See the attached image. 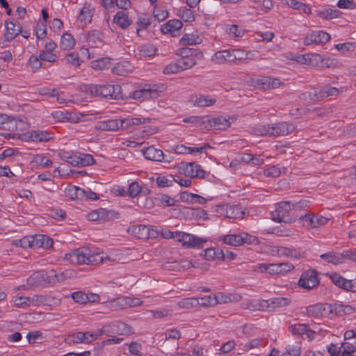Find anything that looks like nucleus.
<instances>
[{
	"instance_id": "f257e3e1",
	"label": "nucleus",
	"mask_w": 356,
	"mask_h": 356,
	"mask_svg": "<svg viewBox=\"0 0 356 356\" xmlns=\"http://www.w3.org/2000/svg\"><path fill=\"white\" fill-rule=\"evenodd\" d=\"M65 259L73 264L96 265L103 263L104 256L88 248H81L65 254Z\"/></svg>"
},
{
	"instance_id": "f03ea898",
	"label": "nucleus",
	"mask_w": 356,
	"mask_h": 356,
	"mask_svg": "<svg viewBox=\"0 0 356 356\" xmlns=\"http://www.w3.org/2000/svg\"><path fill=\"white\" fill-rule=\"evenodd\" d=\"M219 241L232 246H239L244 244L256 245L259 243L257 237L246 232L222 236L219 238Z\"/></svg>"
},
{
	"instance_id": "7ed1b4c3",
	"label": "nucleus",
	"mask_w": 356,
	"mask_h": 356,
	"mask_svg": "<svg viewBox=\"0 0 356 356\" xmlns=\"http://www.w3.org/2000/svg\"><path fill=\"white\" fill-rule=\"evenodd\" d=\"M92 95L113 99L122 98V88L120 85H93L90 87Z\"/></svg>"
},
{
	"instance_id": "20e7f679",
	"label": "nucleus",
	"mask_w": 356,
	"mask_h": 356,
	"mask_svg": "<svg viewBox=\"0 0 356 356\" xmlns=\"http://www.w3.org/2000/svg\"><path fill=\"white\" fill-rule=\"evenodd\" d=\"M292 209L291 201H283L276 204V209L271 212L272 219L278 222L292 223L295 221L290 211Z\"/></svg>"
},
{
	"instance_id": "39448f33",
	"label": "nucleus",
	"mask_w": 356,
	"mask_h": 356,
	"mask_svg": "<svg viewBox=\"0 0 356 356\" xmlns=\"http://www.w3.org/2000/svg\"><path fill=\"white\" fill-rule=\"evenodd\" d=\"M177 169L179 174H183L191 178H204L206 174L201 165L194 162H181L179 163Z\"/></svg>"
},
{
	"instance_id": "423d86ee",
	"label": "nucleus",
	"mask_w": 356,
	"mask_h": 356,
	"mask_svg": "<svg viewBox=\"0 0 356 356\" xmlns=\"http://www.w3.org/2000/svg\"><path fill=\"white\" fill-rule=\"evenodd\" d=\"M317 275L318 273L316 270L313 269L307 270L302 274L298 284L301 287L310 290L319 284Z\"/></svg>"
},
{
	"instance_id": "0eeeda50",
	"label": "nucleus",
	"mask_w": 356,
	"mask_h": 356,
	"mask_svg": "<svg viewBox=\"0 0 356 356\" xmlns=\"http://www.w3.org/2000/svg\"><path fill=\"white\" fill-rule=\"evenodd\" d=\"M330 40V35L323 31H312L307 33L304 38L305 45L323 44Z\"/></svg>"
},
{
	"instance_id": "6e6552de",
	"label": "nucleus",
	"mask_w": 356,
	"mask_h": 356,
	"mask_svg": "<svg viewBox=\"0 0 356 356\" xmlns=\"http://www.w3.org/2000/svg\"><path fill=\"white\" fill-rule=\"evenodd\" d=\"M98 334L90 332H77L70 334L66 341L68 343H90L97 339Z\"/></svg>"
},
{
	"instance_id": "1a4fd4ad",
	"label": "nucleus",
	"mask_w": 356,
	"mask_h": 356,
	"mask_svg": "<svg viewBox=\"0 0 356 356\" xmlns=\"http://www.w3.org/2000/svg\"><path fill=\"white\" fill-rule=\"evenodd\" d=\"M332 282L337 286L346 291L356 292V281L348 280L337 273L327 274Z\"/></svg>"
},
{
	"instance_id": "9d476101",
	"label": "nucleus",
	"mask_w": 356,
	"mask_h": 356,
	"mask_svg": "<svg viewBox=\"0 0 356 356\" xmlns=\"http://www.w3.org/2000/svg\"><path fill=\"white\" fill-rule=\"evenodd\" d=\"M305 226H308L312 228H317L327 223L329 218L323 216H317L314 213H306L299 218Z\"/></svg>"
},
{
	"instance_id": "9b49d317",
	"label": "nucleus",
	"mask_w": 356,
	"mask_h": 356,
	"mask_svg": "<svg viewBox=\"0 0 356 356\" xmlns=\"http://www.w3.org/2000/svg\"><path fill=\"white\" fill-rule=\"evenodd\" d=\"M52 138L51 134L47 131L33 130L22 135L21 140L33 142H46Z\"/></svg>"
},
{
	"instance_id": "f8f14e48",
	"label": "nucleus",
	"mask_w": 356,
	"mask_h": 356,
	"mask_svg": "<svg viewBox=\"0 0 356 356\" xmlns=\"http://www.w3.org/2000/svg\"><path fill=\"white\" fill-rule=\"evenodd\" d=\"M295 126L292 123L282 122L270 125V136H286L295 130Z\"/></svg>"
},
{
	"instance_id": "ddd939ff",
	"label": "nucleus",
	"mask_w": 356,
	"mask_h": 356,
	"mask_svg": "<svg viewBox=\"0 0 356 356\" xmlns=\"http://www.w3.org/2000/svg\"><path fill=\"white\" fill-rule=\"evenodd\" d=\"M18 122H21V121H18L16 118L12 116L8 115V119L4 120L1 129L8 131L10 133H8L6 134V137L9 138H17L21 139L22 136L18 134H15V131L17 130V124Z\"/></svg>"
},
{
	"instance_id": "4468645a",
	"label": "nucleus",
	"mask_w": 356,
	"mask_h": 356,
	"mask_svg": "<svg viewBox=\"0 0 356 356\" xmlns=\"http://www.w3.org/2000/svg\"><path fill=\"white\" fill-rule=\"evenodd\" d=\"M157 91L156 86L145 85L143 88L134 90L131 97L134 99L144 101L146 99L152 98V95H156Z\"/></svg>"
},
{
	"instance_id": "2eb2a0df",
	"label": "nucleus",
	"mask_w": 356,
	"mask_h": 356,
	"mask_svg": "<svg viewBox=\"0 0 356 356\" xmlns=\"http://www.w3.org/2000/svg\"><path fill=\"white\" fill-rule=\"evenodd\" d=\"M207 128L211 129L225 130L229 127L231 122L229 119L222 116L213 117L208 119Z\"/></svg>"
},
{
	"instance_id": "dca6fc26",
	"label": "nucleus",
	"mask_w": 356,
	"mask_h": 356,
	"mask_svg": "<svg viewBox=\"0 0 356 356\" xmlns=\"http://www.w3.org/2000/svg\"><path fill=\"white\" fill-rule=\"evenodd\" d=\"M231 49H225L216 51L211 58V61L215 64L233 65Z\"/></svg>"
},
{
	"instance_id": "f3484780",
	"label": "nucleus",
	"mask_w": 356,
	"mask_h": 356,
	"mask_svg": "<svg viewBox=\"0 0 356 356\" xmlns=\"http://www.w3.org/2000/svg\"><path fill=\"white\" fill-rule=\"evenodd\" d=\"M95 128L97 130L115 131L121 129L120 121L118 119L99 121L95 124Z\"/></svg>"
},
{
	"instance_id": "a211bd4d",
	"label": "nucleus",
	"mask_w": 356,
	"mask_h": 356,
	"mask_svg": "<svg viewBox=\"0 0 356 356\" xmlns=\"http://www.w3.org/2000/svg\"><path fill=\"white\" fill-rule=\"evenodd\" d=\"M143 154L147 160L153 161L165 162L164 154L163 151L159 149H156L153 146H150L142 150Z\"/></svg>"
},
{
	"instance_id": "6ab92c4d",
	"label": "nucleus",
	"mask_w": 356,
	"mask_h": 356,
	"mask_svg": "<svg viewBox=\"0 0 356 356\" xmlns=\"http://www.w3.org/2000/svg\"><path fill=\"white\" fill-rule=\"evenodd\" d=\"M121 129H130L136 126L142 124L149 123L151 121L150 118H131L120 119Z\"/></svg>"
},
{
	"instance_id": "aec40b11",
	"label": "nucleus",
	"mask_w": 356,
	"mask_h": 356,
	"mask_svg": "<svg viewBox=\"0 0 356 356\" xmlns=\"http://www.w3.org/2000/svg\"><path fill=\"white\" fill-rule=\"evenodd\" d=\"M190 102L195 106L204 107L214 104L216 99L209 95H199L191 96Z\"/></svg>"
},
{
	"instance_id": "412c9836",
	"label": "nucleus",
	"mask_w": 356,
	"mask_h": 356,
	"mask_svg": "<svg viewBox=\"0 0 356 356\" xmlns=\"http://www.w3.org/2000/svg\"><path fill=\"white\" fill-rule=\"evenodd\" d=\"M112 332L118 335H130L134 333V329L122 321L113 322L109 325Z\"/></svg>"
},
{
	"instance_id": "4be33fe9",
	"label": "nucleus",
	"mask_w": 356,
	"mask_h": 356,
	"mask_svg": "<svg viewBox=\"0 0 356 356\" xmlns=\"http://www.w3.org/2000/svg\"><path fill=\"white\" fill-rule=\"evenodd\" d=\"M182 245L187 248H202L207 240L203 238L197 237L193 234H186Z\"/></svg>"
},
{
	"instance_id": "5701e85b",
	"label": "nucleus",
	"mask_w": 356,
	"mask_h": 356,
	"mask_svg": "<svg viewBox=\"0 0 356 356\" xmlns=\"http://www.w3.org/2000/svg\"><path fill=\"white\" fill-rule=\"evenodd\" d=\"M305 314L309 316H313L315 318L325 316L328 314L327 305L317 304L310 305L306 307Z\"/></svg>"
},
{
	"instance_id": "b1692460",
	"label": "nucleus",
	"mask_w": 356,
	"mask_h": 356,
	"mask_svg": "<svg viewBox=\"0 0 356 356\" xmlns=\"http://www.w3.org/2000/svg\"><path fill=\"white\" fill-rule=\"evenodd\" d=\"M33 248H43L47 249L51 248L54 243L53 240L46 235L36 234L33 236Z\"/></svg>"
},
{
	"instance_id": "393cba45",
	"label": "nucleus",
	"mask_w": 356,
	"mask_h": 356,
	"mask_svg": "<svg viewBox=\"0 0 356 356\" xmlns=\"http://www.w3.org/2000/svg\"><path fill=\"white\" fill-rule=\"evenodd\" d=\"M289 330L293 335L302 337L304 334H306L308 338H312L314 334V332L308 329L307 325L305 324L291 325L289 327Z\"/></svg>"
},
{
	"instance_id": "a878e982",
	"label": "nucleus",
	"mask_w": 356,
	"mask_h": 356,
	"mask_svg": "<svg viewBox=\"0 0 356 356\" xmlns=\"http://www.w3.org/2000/svg\"><path fill=\"white\" fill-rule=\"evenodd\" d=\"M6 33L4 34V38L7 41H10L22 32V26L19 23L6 22Z\"/></svg>"
},
{
	"instance_id": "bb28decb",
	"label": "nucleus",
	"mask_w": 356,
	"mask_h": 356,
	"mask_svg": "<svg viewBox=\"0 0 356 356\" xmlns=\"http://www.w3.org/2000/svg\"><path fill=\"white\" fill-rule=\"evenodd\" d=\"M183 26V23L179 19H171L163 24L161 31L164 34L172 35L174 32L179 30Z\"/></svg>"
},
{
	"instance_id": "cd10ccee",
	"label": "nucleus",
	"mask_w": 356,
	"mask_h": 356,
	"mask_svg": "<svg viewBox=\"0 0 356 356\" xmlns=\"http://www.w3.org/2000/svg\"><path fill=\"white\" fill-rule=\"evenodd\" d=\"M294 268L293 265L289 263L270 264V275H283Z\"/></svg>"
},
{
	"instance_id": "c85d7f7f",
	"label": "nucleus",
	"mask_w": 356,
	"mask_h": 356,
	"mask_svg": "<svg viewBox=\"0 0 356 356\" xmlns=\"http://www.w3.org/2000/svg\"><path fill=\"white\" fill-rule=\"evenodd\" d=\"M177 55L179 56L181 58L196 57L199 58V60H202L204 57L202 52L200 50L188 47L179 49L177 51Z\"/></svg>"
},
{
	"instance_id": "c756f323",
	"label": "nucleus",
	"mask_w": 356,
	"mask_h": 356,
	"mask_svg": "<svg viewBox=\"0 0 356 356\" xmlns=\"http://www.w3.org/2000/svg\"><path fill=\"white\" fill-rule=\"evenodd\" d=\"M113 22L122 29H125L131 25V20L129 19L128 13L118 11L113 17Z\"/></svg>"
},
{
	"instance_id": "7c9ffc66",
	"label": "nucleus",
	"mask_w": 356,
	"mask_h": 356,
	"mask_svg": "<svg viewBox=\"0 0 356 356\" xmlns=\"http://www.w3.org/2000/svg\"><path fill=\"white\" fill-rule=\"evenodd\" d=\"M132 233L135 236L139 238H146L153 236V233H151L149 226L144 225H137L132 227Z\"/></svg>"
},
{
	"instance_id": "2f4dec72",
	"label": "nucleus",
	"mask_w": 356,
	"mask_h": 356,
	"mask_svg": "<svg viewBox=\"0 0 356 356\" xmlns=\"http://www.w3.org/2000/svg\"><path fill=\"white\" fill-rule=\"evenodd\" d=\"M131 70L132 66L127 61L118 63L112 68L113 73L119 76H127Z\"/></svg>"
},
{
	"instance_id": "473e14b6",
	"label": "nucleus",
	"mask_w": 356,
	"mask_h": 356,
	"mask_svg": "<svg viewBox=\"0 0 356 356\" xmlns=\"http://www.w3.org/2000/svg\"><path fill=\"white\" fill-rule=\"evenodd\" d=\"M87 41L92 46L97 47L104 42V35L98 30H92L88 33Z\"/></svg>"
},
{
	"instance_id": "72a5a7b5",
	"label": "nucleus",
	"mask_w": 356,
	"mask_h": 356,
	"mask_svg": "<svg viewBox=\"0 0 356 356\" xmlns=\"http://www.w3.org/2000/svg\"><path fill=\"white\" fill-rule=\"evenodd\" d=\"M316 15L324 19H331L339 17L340 11L337 9L324 8L315 11Z\"/></svg>"
},
{
	"instance_id": "f704fd0d",
	"label": "nucleus",
	"mask_w": 356,
	"mask_h": 356,
	"mask_svg": "<svg viewBox=\"0 0 356 356\" xmlns=\"http://www.w3.org/2000/svg\"><path fill=\"white\" fill-rule=\"evenodd\" d=\"M232 56L233 64H236L237 61H241L243 60L250 59L249 56L251 54L250 51H246L241 49H231Z\"/></svg>"
},
{
	"instance_id": "c9c22d12",
	"label": "nucleus",
	"mask_w": 356,
	"mask_h": 356,
	"mask_svg": "<svg viewBox=\"0 0 356 356\" xmlns=\"http://www.w3.org/2000/svg\"><path fill=\"white\" fill-rule=\"evenodd\" d=\"M320 257L327 263H331L334 265L341 264L340 252L330 251L327 253L323 254Z\"/></svg>"
},
{
	"instance_id": "e433bc0d",
	"label": "nucleus",
	"mask_w": 356,
	"mask_h": 356,
	"mask_svg": "<svg viewBox=\"0 0 356 356\" xmlns=\"http://www.w3.org/2000/svg\"><path fill=\"white\" fill-rule=\"evenodd\" d=\"M202 42V38L193 34H184L179 41L182 46L195 45Z\"/></svg>"
},
{
	"instance_id": "4c0bfd02",
	"label": "nucleus",
	"mask_w": 356,
	"mask_h": 356,
	"mask_svg": "<svg viewBox=\"0 0 356 356\" xmlns=\"http://www.w3.org/2000/svg\"><path fill=\"white\" fill-rule=\"evenodd\" d=\"M75 44V40L72 35L70 33H65L61 37L60 42V47L64 50H70L73 48Z\"/></svg>"
},
{
	"instance_id": "58836bf2",
	"label": "nucleus",
	"mask_w": 356,
	"mask_h": 356,
	"mask_svg": "<svg viewBox=\"0 0 356 356\" xmlns=\"http://www.w3.org/2000/svg\"><path fill=\"white\" fill-rule=\"evenodd\" d=\"M52 115L58 121L77 122V120H75L72 113L56 111L52 113Z\"/></svg>"
},
{
	"instance_id": "ea45409f",
	"label": "nucleus",
	"mask_w": 356,
	"mask_h": 356,
	"mask_svg": "<svg viewBox=\"0 0 356 356\" xmlns=\"http://www.w3.org/2000/svg\"><path fill=\"white\" fill-rule=\"evenodd\" d=\"M127 297H119L109 302V306L114 310H120L128 308Z\"/></svg>"
},
{
	"instance_id": "a19ab883",
	"label": "nucleus",
	"mask_w": 356,
	"mask_h": 356,
	"mask_svg": "<svg viewBox=\"0 0 356 356\" xmlns=\"http://www.w3.org/2000/svg\"><path fill=\"white\" fill-rule=\"evenodd\" d=\"M280 254L285 255L295 259H300L304 257V253L300 252L296 249L286 247H280L278 250Z\"/></svg>"
},
{
	"instance_id": "79ce46f5",
	"label": "nucleus",
	"mask_w": 356,
	"mask_h": 356,
	"mask_svg": "<svg viewBox=\"0 0 356 356\" xmlns=\"http://www.w3.org/2000/svg\"><path fill=\"white\" fill-rule=\"evenodd\" d=\"M31 240H33V236H27L21 239L13 240L12 241V245L24 249L28 248H33V243Z\"/></svg>"
},
{
	"instance_id": "37998d69",
	"label": "nucleus",
	"mask_w": 356,
	"mask_h": 356,
	"mask_svg": "<svg viewBox=\"0 0 356 356\" xmlns=\"http://www.w3.org/2000/svg\"><path fill=\"white\" fill-rule=\"evenodd\" d=\"M157 49L150 44H143L138 47L139 55L143 57H150L156 54Z\"/></svg>"
},
{
	"instance_id": "c03bdc74",
	"label": "nucleus",
	"mask_w": 356,
	"mask_h": 356,
	"mask_svg": "<svg viewBox=\"0 0 356 356\" xmlns=\"http://www.w3.org/2000/svg\"><path fill=\"white\" fill-rule=\"evenodd\" d=\"M340 92V89L335 87H332L330 85H325L320 88V94L322 98H326L330 96H336Z\"/></svg>"
},
{
	"instance_id": "a18cd8bd",
	"label": "nucleus",
	"mask_w": 356,
	"mask_h": 356,
	"mask_svg": "<svg viewBox=\"0 0 356 356\" xmlns=\"http://www.w3.org/2000/svg\"><path fill=\"white\" fill-rule=\"evenodd\" d=\"M179 63L181 66V70H185L187 69H190L196 65L197 61L200 60L199 58L196 57H188V58H180L177 59Z\"/></svg>"
},
{
	"instance_id": "49530a36",
	"label": "nucleus",
	"mask_w": 356,
	"mask_h": 356,
	"mask_svg": "<svg viewBox=\"0 0 356 356\" xmlns=\"http://www.w3.org/2000/svg\"><path fill=\"white\" fill-rule=\"evenodd\" d=\"M270 307L275 309L277 307H282L290 304L291 300L284 297H277L269 299Z\"/></svg>"
},
{
	"instance_id": "de8ad7c7",
	"label": "nucleus",
	"mask_w": 356,
	"mask_h": 356,
	"mask_svg": "<svg viewBox=\"0 0 356 356\" xmlns=\"http://www.w3.org/2000/svg\"><path fill=\"white\" fill-rule=\"evenodd\" d=\"M32 163L37 166H41L46 168L51 167L52 165V161L50 159L41 154L35 155L32 161Z\"/></svg>"
},
{
	"instance_id": "09e8293b",
	"label": "nucleus",
	"mask_w": 356,
	"mask_h": 356,
	"mask_svg": "<svg viewBox=\"0 0 356 356\" xmlns=\"http://www.w3.org/2000/svg\"><path fill=\"white\" fill-rule=\"evenodd\" d=\"M226 214L230 218H242L243 212L238 206H229L226 209Z\"/></svg>"
},
{
	"instance_id": "8fccbe9b",
	"label": "nucleus",
	"mask_w": 356,
	"mask_h": 356,
	"mask_svg": "<svg viewBox=\"0 0 356 356\" xmlns=\"http://www.w3.org/2000/svg\"><path fill=\"white\" fill-rule=\"evenodd\" d=\"M79 165L87 166L95 163L92 156L89 154L78 152Z\"/></svg>"
},
{
	"instance_id": "3c124183",
	"label": "nucleus",
	"mask_w": 356,
	"mask_h": 356,
	"mask_svg": "<svg viewBox=\"0 0 356 356\" xmlns=\"http://www.w3.org/2000/svg\"><path fill=\"white\" fill-rule=\"evenodd\" d=\"M197 305H199V302L194 298H184L177 302V305L184 309H189Z\"/></svg>"
},
{
	"instance_id": "603ef678",
	"label": "nucleus",
	"mask_w": 356,
	"mask_h": 356,
	"mask_svg": "<svg viewBox=\"0 0 356 356\" xmlns=\"http://www.w3.org/2000/svg\"><path fill=\"white\" fill-rule=\"evenodd\" d=\"M341 264L344 263L346 260L351 261H356V249L355 250H346L340 252Z\"/></svg>"
},
{
	"instance_id": "864d4df0",
	"label": "nucleus",
	"mask_w": 356,
	"mask_h": 356,
	"mask_svg": "<svg viewBox=\"0 0 356 356\" xmlns=\"http://www.w3.org/2000/svg\"><path fill=\"white\" fill-rule=\"evenodd\" d=\"M300 98L302 99H307L309 98L312 102H317L322 99L321 95L320 94V88L315 90L314 92H307L301 94Z\"/></svg>"
},
{
	"instance_id": "5fc2aeb1",
	"label": "nucleus",
	"mask_w": 356,
	"mask_h": 356,
	"mask_svg": "<svg viewBox=\"0 0 356 356\" xmlns=\"http://www.w3.org/2000/svg\"><path fill=\"white\" fill-rule=\"evenodd\" d=\"M180 71H183L181 70V66L179 63L178 60H176L175 63H170L168 65H167L163 69V73L166 74H176L179 72Z\"/></svg>"
},
{
	"instance_id": "6e6d98bb",
	"label": "nucleus",
	"mask_w": 356,
	"mask_h": 356,
	"mask_svg": "<svg viewBox=\"0 0 356 356\" xmlns=\"http://www.w3.org/2000/svg\"><path fill=\"white\" fill-rule=\"evenodd\" d=\"M327 314L334 313L336 315L342 316L343 315V307L344 305L334 303L332 305H327Z\"/></svg>"
},
{
	"instance_id": "4d7b16f0",
	"label": "nucleus",
	"mask_w": 356,
	"mask_h": 356,
	"mask_svg": "<svg viewBox=\"0 0 356 356\" xmlns=\"http://www.w3.org/2000/svg\"><path fill=\"white\" fill-rule=\"evenodd\" d=\"M92 14L89 8L83 7L79 15V20L83 24L91 21Z\"/></svg>"
},
{
	"instance_id": "13d9d810",
	"label": "nucleus",
	"mask_w": 356,
	"mask_h": 356,
	"mask_svg": "<svg viewBox=\"0 0 356 356\" xmlns=\"http://www.w3.org/2000/svg\"><path fill=\"white\" fill-rule=\"evenodd\" d=\"M228 34L234 38L242 37L244 34L243 29H239L237 25L233 24L227 28Z\"/></svg>"
},
{
	"instance_id": "bf43d9fd",
	"label": "nucleus",
	"mask_w": 356,
	"mask_h": 356,
	"mask_svg": "<svg viewBox=\"0 0 356 356\" xmlns=\"http://www.w3.org/2000/svg\"><path fill=\"white\" fill-rule=\"evenodd\" d=\"M72 298L77 303L86 304L87 296L82 291H77L71 294Z\"/></svg>"
},
{
	"instance_id": "052dcab7",
	"label": "nucleus",
	"mask_w": 356,
	"mask_h": 356,
	"mask_svg": "<svg viewBox=\"0 0 356 356\" xmlns=\"http://www.w3.org/2000/svg\"><path fill=\"white\" fill-rule=\"evenodd\" d=\"M39 57L40 60L43 61H47L49 63H54L56 61L57 56L52 54L51 51H41Z\"/></svg>"
},
{
	"instance_id": "680f3d73",
	"label": "nucleus",
	"mask_w": 356,
	"mask_h": 356,
	"mask_svg": "<svg viewBox=\"0 0 356 356\" xmlns=\"http://www.w3.org/2000/svg\"><path fill=\"white\" fill-rule=\"evenodd\" d=\"M254 132L259 136H270V124L257 126L254 129Z\"/></svg>"
},
{
	"instance_id": "e2e57ef3",
	"label": "nucleus",
	"mask_w": 356,
	"mask_h": 356,
	"mask_svg": "<svg viewBox=\"0 0 356 356\" xmlns=\"http://www.w3.org/2000/svg\"><path fill=\"white\" fill-rule=\"evenodd\" d=\"M199 304L204 307H211L216 305V295L205 296L204 297L201 298V302H199Z\"/></svg>"
},
{
	"instance_id": "0e129e2a",
	"label": "nucleus",
	"mask_w": 356,
	"mask_h": 356,
	"mask_svg": "<svg viewBox=\"0 0 356 356\" xmlns=\"http://www.w3.org/2000/svg\"><path fill=\"white\" fill-rule=\"evenodd\" d=\"M266 177H277L281 175V170L276 165H272L264 171Z\"/></svg>"
},
{
	"instance_id": "69168bd1",
	"label": "nucleus",
	"mask_w": 356,
	"mask_h": 356,
	"mask_svg": "<svg viewBox=\"0 0 356 356\" xmlns=\"http://www.w3.org/2000/svg\"><path fill=\"white\" fill-rule=\"evenodd\" d=\"M141 189L142 188L140 184L136 181H134L129 185L128 191L131 197H135L140 193Z\"/></svg>"
},
{
	"instance_id": "338daca9",
	"label": "nucleus",
	"mask_w": 356,
	"mask_h": 356,
	"mask_svg": "<svg viewBox=\"0 0 356 356\" xmlns=\"http://www.w3.org/2000/svg\"><path fill=\"white\" fill-rule=\"evenodd\" d=\"M65 59L67 63H70L74 66H79L80 65V58L77 54L73 52L68 54L65 56Z\"/></svg>"
},
{
	"instance_id": "774afa93",
	"label": "nucleus",
	"mask_w": 356,
	"mask_h": 356,
	"mask_svg": "<svg viewBox=\"0 0 356 356\" xmlns=\"http://www.w3.org/2000/svg\"><path fill=\"white\" fill-rule=\"evenodd\" d=\"M14 303L17 307L25 308L30 306V303H29V298L24 296L15 297Z\"/></svg>"
}]
</instances>
